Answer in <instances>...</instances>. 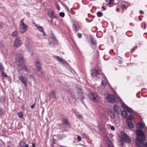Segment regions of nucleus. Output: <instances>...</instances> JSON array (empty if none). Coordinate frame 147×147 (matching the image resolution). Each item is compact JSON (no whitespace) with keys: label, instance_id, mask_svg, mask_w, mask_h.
Wrapping results in <instances>:
<instances>
[{"label":"nucleus","instance_id":"1","mask_svg":"<svg viewBox=\"0 0 147 147\" xmlns=\"http://www.w3.org/2000/svg\"><path fill=\"white\" fill-rule=\"evenodd\" d=\"M144 124L140 122L137 124L136 128L137 129H142L144 126ZM137 135V139L136 144L137 146L140 147H147V142H144L146 140L145 136L143 131L140 129H138L136 132Z\"/></svg>","mask_w":147,"mask_h":147},{"label":"nucleus","instance_id":"2","mask_svg":"<svg viewBox=\"0 0 147 147\" xmlns=\"http://www.w3.org/2000/svg\"><path fill=\"white\" fill-rule=\"evenodd\" d=\"M77 94L76 95H72L69 98V101L74 105H75V102L78 101V100L79 99L81 100V102L83 103V100L84 97L82 96V89L80 88H78L77 90Z\"/></svg>","mask_w":147,"mask_h":147},{"label":"nucleus","instance_id":"3","mask_svg":"<svg viewBox=\"0 0 147 147\" xmlns=\"http://www.w3.org/2000/svg\"><path fill=\"white\" fill-rule=\"evenodd\" d=\"M24 56L20 54L16 58L17 61H18L17 65L19 66V68L20 70H23L26 72L28 71V69L25 65L23 64Z\"/></svg>","mask_w":147,"mask_h":147},{"label":"nucleus","instance_id":"4","mask_svg":"<svg viewBox=\"0 0 147 147\" xmlns=\"http://www.w3.org/2000/svg\"><path fill=\"white\" fill-rule=\"evenodd\" d=\"M24 19L21 20L19 25V30L22 34L26 33L28 28V26L24 23Z\"/></svg>","mask_w":147,"mask_h":147},{"label":"nucleus","instance_id":"5","mask_svg":"<svg viewBox=\"0 0 147 147\" xmlns=\"http://www.w3.org/2000/svg\"><path fill=\"white\" fill-rule=\"evenodd\" d=\"M25 48L30 53L31 56L33 55V49L30 42L26 40L25 43Z\"/></svg>","mask_w":147,"mask_h":147},{"label":"nucleus","instance_id":"6","mask_svg":"<svg viewBox=\"0 0 147 147\" xmlns=\"http://www.w3.org/2000/svg\"><path fill=\"white\" fill-rule=\"evenodd\" d=\"M89 98L90 100L93 102H97L100 99V97L96 93H92L89 95Z\"/></svg>","mask_w":147,"mask_h":147},{"label":"nucleus","instance_id":"7","mask_svg":"<svg viewBox=\"0 0 147 147\" xmlns=\"http://www.w3.org/2000/svg\"><path fill=\"white\" fill-rule=\"evenodd\" d=\"M105 98L107 101L111 103H113L115 101V98L114 95L108 94L105 95Z\"/></svg>","mask_w":147,"mask_h":147},{"label":"nucleus","instance_id":"8","mask_svg":"<svg viewBox=\"0 0 147 147\" xmlns=\"http://www.w3.org/2000/svg\"><path fill=\"white\" fill-rule=\"evenodd\" d=\"M23 43L20 38L17 37L14 40V45L15 47L18 48L22 45Z\"/></svg>","mask_w":147,"mask_h":147},{"label":"nucleus","instance_id":"9","mask_svg":"<svg viewBox=\"0 0 147 147\" xmlns=\"http://www.w3.org/2000/svg\"><path fill=\"white\" fill-rule=\"evenodd\" d=\"M122 138L126 142L129 143L131 142V139L124 132L122 131L121 133Z\"/></svg>","mask_w":147,"mask_h":147},{"label":"nucleus","instance_id":"10","mask_svg":"<svg viewBox=\"0 0 147 147\" xmlns=\"http://www.w3.org/2000/svg\"><path fill=\"white\" fill-rule=\"evenodd\" d=\"M18 77L20 80L25 85V87H27V82L26 78L24 77L22 74H21Z\"/></svg>","mask_w":147,"mask_h":147},{"label":"nucleus","instance_id":"11","mask_svg":"<svg viewBox=\"0 0 147 147\" xmlns=\"http://www.w3.org/2000/svg\"><path fill=\"white\" fill-rule=\"evenodd\" d=\"M35 26L37 28V29L38 30L41 32H42L43 34V35L44 36H45L46 35V33H45L44 30L43 29V28L42 27L40 26H38L37 24H36L35 25Z\"/></svg>","mask_w":147,"mask_h":147},{"label":"nucleus","instance_id":"12","mask_svg":"<svg viewBox=\"0 0 147 147\" xmlns=\"http://www.w3.org/2000/svg\"><path fill=\"white\" fill-rule=\"evenodd\" d=\"M122 107L124 109H126L127 111L130 113H131L133 111L130 108L128 107L125 104H123L122 105Z\"/></svg>","mask_w":147,"mask_h":147},{"label":"nucleus","instance_id":"13","mask_svg":"<svg viewBox=\"0 0 147 147\" xmlns=\"http://www.w3.org/2000/svg\"><path fill=\"white\" fill-rule=\"evenodd\" d=\"M113 109L114 111L118 114L121 111V108L116 105H114Z\"/></svg>","mask_w":147,"mask_h":147},{"label":"nucleus","instance_id":"14","mask_svg":"<svg viewBox=\"0 0 147 147\" xmlns=\"http://www.w3.org/2000/svg\"><path fill=\"white\" fill-rule=\"evenodd\" d=\"M34 65L37 68L38 70L40 69L41 65L39 61L37 59L35 61Z\"/></svg>","mask_w":147,"mask_h":147},{"label":"nucleus","instance_id":"15","mask_svg":"<svg viewBox=\"0 0 147 147\" xmlns=\"http://www.w3.org/2000/svg\"><path fill=\"white\" fill-rule=\"evenodd\" d=\"M54 57L56 58V60L60 63H62L63 64H66L67 63L66 61H64V60L62 59L58 56H55Z\"/></svg>","mask_w":147,"mask_h":147},{"label":"nucleus","instance_id":"16","mask_svg":"<svg viewBox=\"0 0 147 147\" xmlns=\"http://www.w3.org/2000/svg\"><path fill=\"white\" fill-rule=\"evenodd\" d=\"M98 74V71L96 69H94L91 71V75L92 77H95Z\"/></svg>","mask_w":147,"mask_h":147},{"label":"nucleus","instance_id":"17","mask_svg":"<svg viewBox=\"0 0 147 147\" xmlns=\"http://www.w3.org/2000/svg\"><path fill=\"white\" fill-rule=\"evenodd\" d=\"M127 123L128 126L130 128H133L134 126V125L133 123L131 121H127Z\"/></svg>","mask_w":147,"mask_h":147},{"label":"nucleus","instance_id":"18","mask_svg":"<svg viewBox=\"0 0 147 147\" xmlns=\"http://www.w3.org/2000/svg\"><path fill=\"white\" fill-rule=\"evenodd\" d=\"M48 14L51 18H55L53 11H49L48 12Z\"/></svg>","mask_w":147,"mask_h":147},{"label":"nucleus","instance_id":"19","mask_svg":"<svg viewBox=\"0 0 147 147\" xmlns=\"http://www.w3.org/2000/svg\"><path fill=\"white\" fill-rule=\"evenodd\" d=\"M49 97L51 98H56V95L54 92H51L49 93Z\"/></svg>","mask_w":147,"mask_h":147},{"label":"nucleus","instance_id":"20","mask_svg":"<svg viewBox=\"0 0 147 147\" xmlns=\"http://www.w3.org/2000/svg\"><path fill=\"white\" fill-rule=\"evenodd\" d=\"M121 115L124 118H126L127 116V111H122L121 113Z\"/></svg>","mask_w":147,"mask_h":147},{"label":"nucleus","instance_id":"21","mask_svg":"<svg viewBox=\"0 0 147 147\" xmlns=\"http://www.w3.org/2000/svg\"><path fill=\"white\" fill-rule=\"evenodd\" d=\"M90 40L91 41V43L92 45H96L97 43L96 40L94 39V38H93L92 37H91L90 38Z\"/></svg>","mask_w":147,"mask_h":147},{"label":"nucleus","instance_id":"22","mask_svg":"<svg viewBox=\"0 0 147 147\" xmlns=\"http://www.w3.org/2000/svg\"><path fill=\"white\" fill-rule=\"evenodd\" d=\"M66 137V136L64 134H63L62 135H58L57 138L61 140L63 138H65Z\"/></svg>","mask_w":147,"mask_h":147},{"label":"nucleus","instance_id":"23","mask_svg":"<svg viewBox=\"0 0 147 147\" xmlns=\"http://www.w3.org/2000/svg\"><path fill=\"white\" fill-rule=\"evenodd\" d=\"M19 146L20 147H25V142L23 141H20L19 144Z\"/></svg>","mask_w":147,"mask_h":147},{"label":"nucleus","instance_id":"24","mask_svg":"<svg viewBox=\"0 0 147 147\" xmlns=\"http://www.w3.org/2000/svg\"><path fill=\"white\" fill-rule=\"evenodd\" d=\"M18 35V32L17 31H16L13 32L12 34V35L13 37H17Z\"/></svg>","mask_w":147,"mask_h":147},{"label":"nucleus","instance_id":"25","mask_svg":"<svg viewBox=\"0 0 147 147\" xmlns=\"http://www.w3.org/2000/svg\"><path fill=\"white\" fill-rule=\"evenodd\" d=\"M97 16L98 17H100L103 16L102 13L100 11L96 13Z\"/></svg>","mask_w":147,"mask_h":147},{"label":"nucleus","instance_id":"26","mask_svg":"<svg viewBox=\"0 0 147 147\" xmlns=\"http://www.w3.org/2000/svg\"><path fill=\"white\" fill-rule=\"evenodd\" d=\"M134 117L132 115H129V116L128 117H127V121H129V120H131L132 119H133L134 118Z\"/></svg>","mask_w":147,"mask_h":147},{"label":"nucleus","instance_id":"27","mask_svg":"<svg viewBox=\"0 0 147 147\" xmlns=\"http://www.w3.org/2000/svg\"><path fill=\"white\" fill-rule=\"evenodd\" d=\"M107 144L108 147H113L110 140H109L107 142Z\"/></svg>","mask_w":147,"mask_h":147},{"label":"nucleus","instance_id":"28","mask_svg":"<svg viewBox=\"0 0 147 147\" xmlns=\"http://www.w3.org/2000/svg\"><path fill=\"white\" fill-rule=\"evenodd\" d=\"M113 2V0H109V3L107 4V5L109 7H110L112 4Z\"/></svg>","mask_w":147,"mask_h":147},{"label":"nucleus","instance_id":"29","mask_svg":"<svg viewBox=\"0 0 147 147\" xmlns=\"http://www.w3.org/2000/svg\"><path fill=\"white\" fill-rule=\"evenodd\" d=\"M73 28L74 30L75 31V32H76L78 31V29H77V27L76 25L75 24H73Z\"/></svg>","mask_w":147,"mask_h":147},{"label":"nucleus","instance_id":"30","mask_svg":"<svg viewBox=\"0 0 147 147\" xmlns=\"http://www.w3.org/2000/svg\"><path fill=\"white\" fill-rule=\"evenodd\" d=\"M3 69H4V67L2 65V64L0 63V70L1 71V72H2L3 71Z\"/></svg>","mask_w":147,"mask_h":147},{"label":"nucleus","instance_id":"31","mask_svg":"<svg viewBox=\"0 0 147 147\" xmlns=\"http://www.w3.org/2000/svg\"><path fill=\"white\" fill-rule=\"evenodd\" d=\"M38 73H40V74L38 73V75L39 76H41L42 75V74L43 73V72L42 70H38Z\"/></svg>","mask_w":147,"mask_h":147},{"label":"nucleus","instance_id":"32","mask_svg":"<svg viewBox=\"0 0 147 147\" xmlns=\"http://www.w3.org/2000/svg\"><path fill=\"white\" fill-rule=\"evenodd\" d=\"M63 123L64 124H66V125L68 124V120L67 119H63Z\"/></svg>","mask_w":147,"mask_h":147},{"label":"nucleus","instance_id":"33","mask_svg":"<svg viewBox=\"0 0 147 147\" xmlns=\"http://www.w3.org/2000/svg\"><path fill=\"white\" fill-rule=\"evenodd\" d=\"M18 115L19 117L22 118L23 117V115L22 112L18 113Z\"/></svg>","mask_w":147,"mask_h":147},{"label":"nucleus","instance_id":"34","mask_svg":"<svg viewBox=\"0 0 147 147\" xmlns=\"http://www.w3.org/2000/svg\"><path fill=\"white\" fill-rule=\"evenodd\" d=\"M59 15L60 16L62 17H63L65 16V13L63 12L60 13Z\"/></svg>","mask_w":147,"mask_h":147},{"label":"nucleus","instance_id":"35","mask_svg":"<svg viewBox=\"0 0 147 147\" xmlns=\"http://www.w3.org/2000/svg\"><path fill=\"white\" fill-rule=\"evenodd\" d=\"M1 74L2 76L3 77H8V76L7 75H6L5 73H4V71L2 72H1Z\"/></svg>","mask_w":147,"mask_h":147},{"label":"nucleus","instance_id":"36","mask_svg":"<svg viewBox=\"0 0 147 147\" xmlns=\"http://www.w3.org/2000/svg\"><path fill=\"white\" fill-rule=\"evenodd\" d=\"M4 24L2 23H0V29L3 28L4 26Z\"/></svg>","mask_w":147,"mask_h":147},{"label":"nucleus","instance_id":"37","mask_svg":"<svg viewBox=\"0 0 147 147\" xmlns=\"http://www.w3.org/2000/svg\"><path fill=\"white\" fill-rule=\"evenodd\" d=\"M137 48V46H135L134 47V48H133V49H132L131 51V52H134L135 50Z\"/></svg>","mask_w":147,"mask_h":147},{"label":"nucleus","instance_id":"38","mask_svg":"<svg viewBox=\"0 0 147 147\" xmlns=\"http://www.w3.org/2000/svg\"><path fill=\"white\" fill-rule=\"evenodd\" d=\"M78 36L79 38H81L82 37V36L80 33H78Z\"/></svg>","mask_w":147,"mask_h":147},{"label":"nucleus","instance_id":"39","mask_svg":"<svg viewBox=\"0 0 147 147\" xmlns=\"http://www.w3.org/2000/svg\"><path fill=\"white\" fill-rule=\"evenodd\" d=\"M51 38L53 40L55 41H56V40H57L56 39L55 37L53 36V37H51Z\"/></svg>","mask_w":147,"mask_h":147},{"label":"nucleus","instance_id":"40","mask_svg":"<svg viewBox=\"0 0 147 147\" xmlns=\"http://www.w3.org/2000/svg\"><path fill=\"white\" fill-rule=\"evenodd\" d=\"M78 140L79 141H81V137L79 136H78Z\"/></svg>","mask_w":147,"mask_h":147},{"label":"nucleus","instance_id":"41","mask_svg":"<svg viewBox=\"0 0 147 147\" xmlns=\"http://www.w3.org/2000/svg\"><path fill=\"white\" fill-rule=\"evenodd\" d=\"M3 113V111L1 109H0V115H2Z\"/></svg>","mask_w":147,"mask_h":147},{"label":"nucleus","instance_id":"42","mask_svg":"<svg viewBox=\"0 0 147 147\" xmlns=\"http://www.w3.org/2000/svg\"><path fill=\"white\" fill-rule=\"evenodd\" d=\"M102 85L104 87H105L106 86V84L104 83L103 81H102L101 83Z\"/></svg>","mask_w":147,"mask_h":147},{"label":"nucleus","instance_id":"43","mask_svg":"<svg viewBox=\"0 0 147 147\" xmlns=\"http://www.w3.org/2000/svg\"><path fill=\"white\" fill-rule=\"evenodd\" d=\"M121 7L122 8L126 9V5L125 4H123L122 5Z\"/></svg>","mask_w":147,"mask_h":147},{"label":"nucleus","instance_id":"44","mask_svg":"<svg viewBox=\"0 0 147 147\" xmlns=\"http://www.w3.org/2000/svg\"><path fill=\"white\" fill-rule=\"evenodd\" d=\"M112 114V113H111ZM112 118H114L115 117V114L114 113H112V115L111 116Z\"/></svg>","mask_w":147,"mask_h":147},{"label":"nucleus","instance_id":"45","mask_svg":"<svg viewBox=\"0 0 147 147\" xmlns=\"http://www.w3.org/2000/svg\"><path fill=\"white\" fill-rule=\"evenodd\" d=\"M111 129L112 130H114L115 129L114 127L113 126H111Z\"/></svg>","mask_w":147,"mask_h":147},{"label":"nucleus","instance_id":"46","mask_svg":"<svg viewBox=\"0 0 147 147\" xmlns=\"http://www.w3.org/2000/svg\"><path fill=\"white\" fill-rule=\"evenodd\" d=\"M35 104H36V103H35L34 104L32 105H31V107L32 109H33V108H34V107L35 105Z\"/></svg>","mask_w":147,"mask_h":147},{"label":"nucleus","instance_id":"47","mask_svg":"<svg viewBox=\"0 0 147 147\" xmlns=\"http://www.w3.org/2000/svg\"><path fill=\"white\" fill-rule=\"evenodd\" d=\"M78 117H79V118H82V115H78Z\"/></svg>","mask_w":147,"mask_h":147},{"label":"nucleus","instance_id":"48","mask_svg":"<svg viewBox=\"0 0 147 147\" xmlns=\"http://www.w3.org/2000/svg\"><path fill=\"white\" fill-rule=\"evenodd\" d=\"M30 76L34 80V77L33 75H31Z\"/></svg>","mask_w":147,"mask_h":147},{"label":"nucleus","instance_id":"49","mask_svg":"<svg viewBox=\"0 0 147 147\" xmlns=\"http://www.w3.org/2000/svg\"><path fill=\"white\" fill-rule=\"evenodd\" d=\"M102 8L103 9V10H106V8L104 6L102 7Z\"/></svg>","mask_w":147,"mask_h":147},{"label":"nucleus","instance_id":"50","mask_svg":"<svg viewBox=\"0 0 147 147\" xmlns=\"http://www.w3.org/2000/svg\"><path fill=\"white\" fill-rule=\"evenodd\" d=\"M119 10H120V9L119 8H117L116 9V11L117 12H118V11H119Z\"/></svg>","mask_w":147,"mask_h":147},{"label":"nucleus","instance_id":"51","mask_svg":"<svg viewBox=\"0 0 147 147\" xmlns=\"http://www.w3.org/2000/svg\"><path fill=\"white\" fill-rule=\"evenodd\" d=\"M32 147H35V145L33 143L32 144Z\"/></svg>","mask_w":147,"mask_h":147},{"label":"nucleus","instance_id":"52","mask_svg":"<svg viewBox=\"0 0 147 147\" xmlns=\"http://www.w3.org/2000/svg\"><path fill=\"white\" fill-rule=\"evenodd\" d=\"M82 135L86 137H87V135L86 134H82Z\"/></svg>","mask_w":147,"mask_h":147},{"label":"nucleus","instance_id":"53","mask_svg":"<svg viewBox=\"0 0 147 147\" xmlns=\"http://www.w3.org/2000/svg\"><path fill=\"white\" fill-rule=\"evenodd\" d=\"M140 12H141V13H142V14H144V11H141Z\"/></svg>","mask_w":147,"mask_h":147},{"label":"nucleus","instance_id":"54","mask_svg":"<svg viewBox=\"0 0 147 147\" xmlns=\"http://www.w3.org/2000/svg\"><path fill=\"white\" fill-rule=\"evenodd\" d=\"M119 64H121L122 63V61H119Z\"/></svg>","mask_w":147,"mask_h":147},{"label":"nucleus","instance_id":"55","mask_svg":"<svg viewBox=\"0 0 147 147\" xmlns=\"http://www.w3.org/2000/svg\"><path fill=\"white\" fill-rule=\"evenodd\" d=\"M51 43L50 42H49V45H51Z\"/></svg>","mask_w":147,"mask_h":147},{"label":"nucleus","instance_id":"56","mask_svg":"<svg viewBox=\"0 0 147 147\" xmlns=\"http://www.w3.org/2000/svg\"><path fill=\"white\" fill-rule=\"evenodd\" d=\"M66 9H67V10H68V8L67 7H66Z\"/></svg>","mask_w":147,"mask_h":147},{"label":"nucleus","instance_id":"57","mask_svg":"<svg viewBox=\"0 0 147 147\" xmlns=\"http://www.w3.org/2000/svg\"><path fill=\"white\" fill-rule=\"evenodd\" d=\"M140 20L141 21V19H140Z\"/></svg>","mask_w":147,"mask_h":147},{"label":"nucleus","instance_id":"58","mask_svg":"<svg viewBox=\"0 0 147 147\" xmlns=\"http://www.w3.org/2000/svg\"><path fill=\"white\" fill-rule=\"evenodd\" d=\"M7 147H10L9 146H7Z\"/></svg>","mask_w":147,"mask_h":147},{"label":"nucleus","instance_id":"59","mask_svg":"<svg viewBox=\"0 0 147 147\" xmlns=\"http://www.w3.org/2000/svg\"><path fill=\"white\" fill-rule=\"evenodd\" d=\"M111 38H112V39H113V37H112V36H111Z\"/></svg>","mask_w":147,"mask_h":147}]
</instances>
